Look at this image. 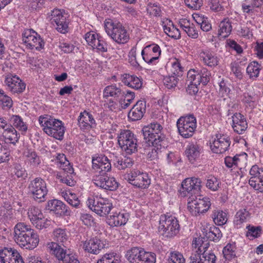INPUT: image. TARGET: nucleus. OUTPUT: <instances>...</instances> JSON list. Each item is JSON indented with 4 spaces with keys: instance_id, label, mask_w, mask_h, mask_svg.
<instances>
[{
    "instance_id": "nucleus-1",
    "label": "nucleus",
    "mask_w": 263,
    "mask_h": 263,
    "mask_svg": "<svg viewBox=\"0 0 263 263\" xmlns=\"http://www.w3.org/2000/svg\"><path fill=\"white\" fill-rule=\"evenodd\" d=\"M201 183L200 179L191 178L184 180L181 184L180 191L183 195L186 196L189 194L191 195L187 199V209L194 216L206 212L211 205L209 198L202 195H193L200 191Z\"/></svg>"
},
{
    "instance_id": "nucleus-2",
    "label": "nucleus",
    "mask_w": 263,
    "mask_h": 263,
    "mask_svg": "<svg viewBox=\"0 0 263 263\" xmlns=\"http://www.w3.org/2000/svg\"><path fill=\"white\" fill-rule=\"evenodd\" d=\"M14 240L21 247L32 250L38 245L39 239L30 226L18 223L14 227Z\"/></svg>"
},
{
    "instance_id": "nucleus-3",
    "label": "nucleus",
    "mask_w": 263,
    "mask_h": 263,
    "mask_svg": "<svg viewBox=\"0 0 263 263\" xmlns=\"http://www.w3.org/2000/svg\"><path fill=\"white\" fill-rule=\"evenodd\" d=\"M39 122L47 135L57 140H63L65 128L61 121L50 116L44 115L39 117Z\"/></svg>"
},
{
    "instance_id": "nucleus-4",
    "label": "nucleus",
    "mask_w": 263,
    "mask_h": 263,
    "mask_svg": "<svg viewBox=\"0 0 263 263\" xmlns=\"http://www.w3.org/2000/svg\"><path fill=\"white\" fill-rule=\"evenodd\" d=\"M104 27L107 34L116 42L124 44L127 41L128 36L127 31L120 22H114L108 18L104 21Z\"/></svg>"
},
{
    "instance_id": "nucleus-5",
    "label": "nucleus",
    "mask_w": 263,
    "mask_h": 263,
    "mask_svg": "<svg viewBox=\"0 0 263 263\" xmlns=\"http://www.w3.org/2000/svg\"><path fill=\"white\" fill-rule=\"evenodd\" d=\"M180 226L177 218L168 214L161 215L159 220V232L165 237L171 238L179 231Z\"/></svg>"
},
{
    "instance_id": "nucleus-6",
    "label": "nucleus",
    "mask_w": 263,
    "mask_h": 263,
    "mask_svg": "<svg viewBox=\"0 0 263 263\" xmlns=\"http://www.w3.org/2000/svg\"><path fill=\"white\" fill-rule=\"evenodd\" d=\"M162 129V126L157 122L144 126L142 132L145 142L149 145H151V143H154L159 146L160 143H164V136L161 133Z\"/></svg>"
},
{
    "instance_id": "nucleus-7",
    "label": "nucleus",
    "mask_w": 263,
    "mask_h": 263,
    "mask_svg": "<svg viewBox=\"0 0 263 263\" xmlns=\"http://www.w3.org/2000/svg\"><path fill=\"white\" fill-rule=\"evenodd\" d=\"M28 194L37 202H42L46 200L48 189L45 181L40 177L31 180L28 186Z\"/></svg>"
},
{
    "instance_id": "nucleus-8",
    "label": "nucleus",
    "mask_w": 263,
    "mask_h": 263,
    "mask_svg": "<svg viewBox=\"0 0 263 263\" xmlns=\"http://www.w3.org/2000/svg\"><path fill=\"white\" fill-rule=\"evenodd\" d=\"M125 257L130 263L156 262V255L153 253L146 252L141 248H131L126 252Z\"/></svg>"
},
{
    "instance_id": "nucleus-9",
    "label": "nucleus",
    "mask_w": 263,
    "mask_h": 263,
    "mask_svg": "<svg viewBox=\"0 0 263 263\" xmlns=\"http://www.w3.org/2000/svg\"><path fill=\"white\" fill-rule=\"evenodd\" d=\"M118 142L122 151L127 154L137 151L136 136L129 130H122L118 136Z\"/></svg>"
},
{
    "instance_id": "nucleus-10",
    "label": "nucleus",
    "mask_w": 263,
    "mask_h": 263,
    "mask_svg": "<svg viewBox=\"0 0 263 263\" xmlns=\"http://www.w3.org/2000/svg\"><path fill=\"white\" fill-rule=\"evenodd\" d=\"M87 205L89 209L100 216L108 214L112 208V203L106 198L100 195H96L93 199L88 200Z\"/></svg>"
},
{
    "instance_id": "nucleus-11",
    "label": "nucleus",
    "mask_w": 263,
    "mask_h": 263,
    "mask_svg": "<svg viewBox=\"0 0 263 263\" xmlns=\"http://www.w3.org/2000/svg\"><path fill=\"white\" fill-rule=\"evenodd\" d=\"M179 134L184 138H189L193 135L196 128V119L193 115L180 117L177 122Z\"/></svg>"
},
{
    "instance_id": "nucleus-12",
    "label": "nucleus",
    "mask_w": 263,
    "mask_h": 263,
    "mask_svg": "<svg viewBox=\"0 0 263 263\" xmlns=\"http://www.w3.org/2000/svg\"><path fill=\"white\" fill-rule=\"evenodd\" d=\"M23 41L31 49L40 50L44 46V42L40 35L33 29H28L23 33Z\"/></svg>"
},
{
    "instance_id": "nucleus-13",
    "label": "nucleus",
    "mask_w": 263,
    "mask_h": 263,
    "mask_svg": "<svg viewBox=\"0 0 263 263\" xmlns=\"http://www.w3.org/2000/svg\"><path fill=\"white\" fill-rule=\"evenodd\" d=\"M92 181L97 186L106 190L115 191L118 187L115 179L108 176L105 172L94 176Z\"/></svg>"
},
{
    "instance_id": "nucleus-14",
    "label": "nucleus",
    "mask_w": 263,
    "mask_h": 263,
    "mask_svg": "<svg viewBox=\"0 0 263 263\" xmlns=\"http://www.w3.org/2000/svg\"><path fill=\"white\" fill-rule=\"evenodd\" d=\"M126 179L131 184L139 188H147L151 183L148 175L139 171H131L127 174Z\"/></svg>"
},
{
    "instance_id": "nucleus-15",
    "label": "nucleus",
    "mask_w": 263,
    "mask_h": 263,
    "mask_svg": "<svg viewBox=\"0 0 263 263\" xmlns=\"http://www.w3.org/2000/svg\"><path fill=\"white\" fill-rule=\"evenodd\" d=\"M251 176L249 179V184L256 190L263 192V168H260L257 165L252 166L250 170Z\"/></svg>"
},
{
    "instance_id": "nucleus-16",
    "label": "nucleus",
    "mask_w": 263,
    "mask_h": 263,
    "mask_svg": "<svg viewBox=\"0 0 263 263\" xmlns=\"http://www.w3.org/2000/svg\"><path fill=\"white\" fill-rule=\"evenodd\" d=\"M82 243L83 249L85 251L93 254H99L102 249L108 246L106 240H101L97 237H93Z\"/></svg>"
},
{
    "instance_id": "nucleus-17",
    "label": "nucleus",
    "mask_w": 263,
    "mask_h": 263,
    "mask_svg": "<svg viewBox=\"0 0 263 263\" xmlns=\"http://www.w3.org/2000/svg\"><path fill=\"white\" fill-rule=\"evenodd\" d=\"M7 89L13 94L22 93L26 88V84L16 75H9L5 80Z\"/></svg>"
},
{
    "instance_id": "nucleus-18",
    "label": "nucleus",
    "mask_w": 263,
    "mask_h": 263,
    "mask_svg": "<svg viewBox=\"0 0 263 263\" xmlns=\"http://www.w3.org/2000/svg\"><path fill=\"white\" fill-rule=\"evenodd\" d=\"M211 77V72L205 68H202L197 71L191 69L187 72V78L190 79V80H194L198 84L202 83L203 85L208 84Z\"/></svg>"
},
{
    "instance_id": "nucleus-19",
    "label": "nucleus",
    "mask_w": 263,
    "mask_h": 263,
    "mask_svg": "<svg viewBox=\"0 0 263 263\" xmlns=\"http://www.w3.org/2000/svg\"><path fill=\"white\" fill-rule=\"evenodd\" d=\"M216 257L211 250L201 253L192 252L189 257L190 263H215Z\"/></svg>"
},
{
    "instance_id": "nucleus-20",
    "label": "nucleus",
    "mask_w": 263,
    "mask_h": 263,
    "mask_svg": "<svg viewBox=\"0 0 263 263\" xmlns=\"http://www.w3.org/2000/svg\"><path fill=\"white\" fill-rule=\"evenodd\" d=\"M46 209L59 216H70L71 211L60 200L53 199L48 201Z\"/></svg>"
},
{
    "instance_id": "nucleus-21",
    "label": "nucleus",
    "mask_w": 263,
    "mask_h": 263,
    "mask_svg": "<svg viewBox=\"0 0 263 263\" xmlns=\"http://www.w3.org/2000/svg\"><path fill=\"white\" fill-rule=\"evenodd\" d=\"M160 54V48L157 44L147 45L141 51L143 60L148 64L158 60Z\"/></svg>"
},
{
    "instance_id": "nucleus-22",
    "label": "nucleus",
    "mask_w": 263,
    "mask_h": 263,
    "mask_svg": "<svg viewBox=\"0 0 263 263\" xmlns=\"http://www.w3.org/2000/svg\"><path fill=\"white\" fill-rule=\"evenodd\" d=\"M47 248L50 253L53 254L59 261L63 262L71 254L65 249V246L62 247L59 243L54 242H49L47 245Z\"/></svg>"
},
{
    "instance_id": "nucleus-23",
    "label": "nucleus",
    "mask_w": 263,
    "mask_h": 263,
    "mask_svg": "<svg viewBox=\"0 0 263 263\" xmlns=\"http://www.w3.org/2000/svg\"><path fill=\"white\" fill-rule=\"evenodd\" d=\"M216 137L217 139H215L211 144V150L216 154H222L228 149L231 143L230 139L224 135Z\"/></svg>"
},
{
    "instance_id": "nucleus-24",
    "label": "nucleus",
    "mask_w": 263,
    "mask_h": 263,
    "mask_svg": "<svg viewBox=\"0 0 263 263\" xmlns=\"http://www.w3.org/2000/svg\"><path fill=\"white\" fill-rule=\"evenodd\" d=\"M202 152V147L197 142H191L186 146L185 155L188 160L191 163L199 159Z\"/></svg>"
},
{
    "instance_id": "nucleus-25",
    "label": "nucleus",
    "mask_w": 263,
    "mask_h": 263,
    "mask_svg": "<svg viewBox=\"0 0 263 263\" xmlns=\"http://www.w3.org/2000/svg\"><path fill=\"white\" fill-rule=\"evenodd\" d=\"M78 121L79 127L84 130H88L96 126L95 120L92 115L86 111L80 114Z\"/></svg>"
},
{
    "instance_id": "nucleus-26",
    "label": "nucleus",
    "mask_w": 263,
    "mask_h": 263,
    "mask_svg": "<svg viewBox=\"0 0 263 263\" xmlns=\"http://www.w3.org/2000/svg\"><path fill=\"white\" fill-rule=\"evenodd\" d=\"M92 167L93 169H99V174L105 173L111 170V163L108 158L102 155H100L96 158H93L92 160Z\"/></svg>"
},
{
    "instance_id": "nucleus-27",
    "label": "nucleus",
    "mask_w": 263,
    "mask_h": 263,
    "mask_svg": "<svg viewBox=\"0 0 263 263\" xmlns=\"http://www.w3.org/2000/svg\"><path fill=\"white\" fill-rule=\"evenodd\" d=\"M0 137H3L6 143L15 145L18 141L20 136L15 128L12 125H10L2 131Z\"/></svg>"
},
{
    "instance_id": "nucleus-28",
    "label": "nucleus",
    "mask_w": 263,
    "mask_h": 263,
    "mask_svg": "<svg viewBox=\"0 0 263 263\" xmlns=\"http://www.w3.org/2000/svg\"><path fill=\"white\" fill-rule=\"evenodd\" d=\"M146 110V102L139 100L128 112V117L133 121L141 119Z\"/></svg>"
},
{
    "instance_id": "nucleus-29",
    "label": "nucleus",
    "mask_w": 263,
    "mask_h": 263,
    "mask_svg": "<svg viewBox=\"0 0 263 263\" xmlns=\"http://www.w3.org/2000/svg\"><path fill=\"white\" fill-rule=\"evenodd\" d=\"M128 214L126 213H112L108 217L107 223L111 227L125 224L128 219Z\"/></svg>"
},
{
    "instance_id": "nucleus-30",
    "label": "nucleus",
    "mask_w": 263,
    "mask_h": 263,
    "mask_svg": "<svg viewBox=\"0 0 263 263\" xmlns=\"http://www.w3.org/2000/svg\"><path fill=\"white\" fill-rule=\"evenodd\" d=\"M233 128L234 130L242 134L247 128L248 124L244 116L240 113H235L232 116Z\"/></svg>"
},
{
    "instance_id": "nucleus-31",
    "label": "nucleus",
    "mask_w": 263,
    "mask_h": 263,
    "mask_svg": "<svg viewBox=\"0 0 263 263\" xmlns=\"http://www.w3.org/2000/svg\"><path fill=\"white\" fill-rule=\"evenodd\" d=\"M122 81L125 85L135 89H138L142 86L141 81L135 76L124 74L123 76Z\"/></svg>"
},
{
    "instance_id": "nucleus-32",
    "label": "nucleus",
    "mask_w": 263,
    "mask_h": 263,
    "mask_svg": "<svg viewBox=\"0 0 263 263\" xmlns=\"http://www.w3.org/2000/svg\"><path fill=\"white\" fill-rule=\"evenodd\" d=\"M18 252L17 250L12 248H5L0 251V262L1 263L11 262L12 258L17 257Z\"/></svg>"
},
{
    "instance_id": "nucleus-33",
    "label": "nucleus",
    "mask_w": 263,
    "mask_h": 263,
    "mask_svg": "<svg viewBox=\"0 0 263 263\" xmlns=\"http://www.w3.org/2000/svg\"><path fill=\"white\" fill-rule=\"evenodd\" d=\"M200 57L204 64L209 67H214L218 64V59L214 52L209 51H203L200 54Z\"/></svg>"
},
{
    "instance_id": "nucleus-34",
    "label": "nucleus",
    "mask_w": 263,
    "mask_h": 263,
    "mask_svg": "<svg viewBox=\"0 0 263 263\" xmlns=\"http://www.w3.org/2000/svg\"><path fill=\"white\" fill-rule=\"evenodd\" d=\"M53 238L55 242L64 246L69 238V233L65 229H56L53 232Z\"/></svg>"
},
{
    "instance_id": "nucleus-35",
    "label": "nucleus",
    "mask_w": 263,
    "mask_h": 263,
    "mask_svg": "<svg viewBox=\"0 0 263 263\" xmlns=\"http://www.w3.org/2000/svg\"><path fill=\"white\" fill-rule=\"evenodd\" d=\"M55 163L65 171L71 174L73 172V169L70 165V163L67 160L66 156L63 154H59L56 157Z\"/></svg>"
},
{
    "instance_id": "nucleus-36",
    "label": "nucleus",
    "mask_w": 263,
    "mask_h": 263,
    "mask_svg": "<svg viewBox=\"0 0 263 263\" xmlns=\"http://www.w3.org/2000/svg\"><path fill=\"white\" fill-rule=\"evenodd\" d=\"M193 247L197 250L193 252L201 253L204 251L209 250V242L204 237L195 238L193 241Z\"/></svg>"
},
{
    "instance_id": "nucleus-37",
    "label": "nucleus",
    "mask_w": 263,
    "mask_h": 263,
    "mask_svg": "<svg viewBox=\"0 0 263 263\" xmlns=\"http://www.w3.org/2000/svg\"><path fill=\"white\" fill-rule=\"evenodd\" d=\"M124 93V92L115 85L106 86L103 91V95L105 98L108 97H119L120 96H123Z\"/></svg>"
},
{
    "instance_id": "nucleus-38",
    "label": "nucleus",
    "mask_w": 263,
    "mask_h": 263,
    "mask_svg": "<svg viewBox=\"0 0 263 263\" xmlns=\"http://www.w3.org/2000/svg\"><path fill=\"white\" fill-rule=\"evenodd\" d=\"M219 27L220 28L218 31L219 36L223 39L228 37L232 30V26L228 20V17L220 22Z\"/></svg>"
},
{
    "instance_id": "nucleus-39",
    "label": "nucleus",
    "mask_w": 263,
    "mask_h": 263,
    "mask_svg": "<svg viewBox=\"0 0 263 263\" xmlns=\"http://www.w3.org/2000/svg\"><path fill=\"white\" fill-rule=\"evenodd\" d=\"M9 124L20 130L25 132L27 126L23 122L22 118L18 115H12L9 119Z\"/></svg>"
},
{
    "instance_id": "nucleus-40",
    "label": "nucleus",
    "mask_w": 263,
    "mask_h": 263,
    "mask_svg": "<svg viewBox=\"0 0 263 263\" xmlns=\"http://www.w3.org/2000/svg\"><path fill=\"white\" fill-rule=\"evenodd\" d=\"M213 221L217 225L222 226L227 221L226 214L222 211L215 210L211 216Z\"/></svg>"
},
{
    "instance_id": "nucleus-41",
    "label": "nucleus",
    "mask_w": 263,
    "mask_h": 263,
    "mask_svg": "<svg viewBox=\"0 0 263 263\" xmlns=\"http://www.w3.org/2000/svg\"><path fill=\"white\" fill-rule=\"evenodd\" d=\"M13 101L11 97L7 95L3 90L0 89V108L7 110L12 107Z\"/></svg>"
},
{
    "instance_id": "nucleus-42",
    "label": "nucleus",
    "mask_w": 263,
    "mask_h": 263,
    "mask_svg": "<svg viewBox=\"0 0 263 263\" xmlns=\"http://www.w3.org/2000/svg\"><path fill=\"white\" fill-rule=\"evenodd\" d=\"M116 158V162L114 165L119 170H124L127 167H129L133 164L132 159L128 157H124L122 158Z\"/></svg>"
},
{
    "instance_id": "nucleus-43",
    "label": "nucleus",
    "mask_w": 263,
    "mask_h": 263,
    "mask_svg": "<svg viewBox=\"0 0 263 263\" xmlns=\"http://www.w3.org/2000/svg\"><path fill=\"white\" fill-rule=\"evenodd\" d=\"M205 236L211 240L217 241L222 237V234L218 228L213 226L210 228Z\"/></svg>"
},
{
    "instance_id": "nucleus-44",
    "label": "nucleus",
    "mask_w": 263,
    "mask_h": 263,
    "mask_svg": "<svg viewBox=\"0 0 263 263\" xmlns=\"http://www.w3.org/2000/svg\"><path fill=\"white\" fill-rule=\"evenodd\" d=\"M97 263H120V260L116 253L111 252L102 255Z\"/></svg>"
},
{
    "instance_id": "nucleus-45",
    "label": "nucleus",
    "mask_w": 263,
    "mask_h": 263,
    "mask_svg": "<svg viewBox=\"0 0 263 263\" xmlns=\"http://www.w3.org/2000/svg\"><path fill=\"white\" fill-rule=\"evenodd\" d=\"M248 231L246 233V236L250 239H253L260 236L262 234V228L260 226H253L249 225L246 228Z\"/></svg>"
},
{
    "instance_id": "nucleus-46",
    "label": "nucleus",
    "mask_w": 263,
    "mask_h": 263,
    "mask_svg": "<svg viewBox=\"0 0 263 263\" xmlns=\"http://www.w3.org/2000/svg\"><path fill=\"white\" fill-rule=\"evenodd\" d=\"M260 65L258 62L253 61L247 68V72L250 78H257L259 76Z\"/></svg>"
},
{
    "instance_id": "nucleus-47",
    "label": "nucleus",
    "mask_w": 263,
    "mask_h": 263,
    "mask_svg": "<svg viewBox=\"0 0 263 263\" xmlns=\"http://www.w3.org/2000/svg\"><path fill=\"white\" fill-rule=\"evenodd\" d=\"M178 77L172 74L171 76H166L164 77L163 82L165 87L168 89L175 88L178 82Z\"/></svg>"
},
{
    "instance_id": "nucleus-48",
    "label": "nucleus",
    "mask_w": 263,
    "mask_h": 263,
    "mask_svg": "<svg viewBox=\"0 0 263 263\" xmlns=\"http://www.w3.org/2000/svg\"><path fill=\"white\" fill-rule=\"evenodd\" d=\"M146 10L147 14L151 16H160L161 15V7L157 3L148 4Z\"/></svg>"
},
{
    "instance_id": "nucleus-49",
    "label": "nucleus",
    "mask_w": 263,
    "mask_h": 263,
    "mask_svg": "<svg viewBox=\"0 0 263 263\" xmlns=\"http://www.w3.org/2000/svg\"><path fill=\"white\" fill-rule=\"evenodd\" d=\"M167 261L168 263H185V260L181 253L172 251L169 254Z\"/></svg>"
},
{
    "instance_id": "nucleus-50",
    "label": "nucleus",
    "mask_w": 263,
    "mask_h": 263,
    "mask_svg": "<svg viewBox=\"0 0 263 263\" xmlns=\"http://www.w3.org/2000/svg\"><path fill=\"white\" fill-rule=\"evenodd\" d=\"M54 22L57 25V30L62 33H65L68 32V25L69 22L66 19V17H58Z\"/></svg>"
},
{
    "instance_id": "nucleus-51",
    "label": "nucleus",
    "mask_w": 263,
    "mask_h": 263,
    "mask_svg": "<svg viewBox=\"0 0 263 263\" xmlns=\"http://www.w3.org/2000/svg\"><path fill=\"white\" fill-rule=\"evenodd\" d=\"M163 143H160V145L157 146L154 143H151L152 146L149 148L148 152L147 153V157L150 160H154L158 157V155L160 152L162 147H164L163 145Z\"/></svg>"
},
{
    "instance_id": "nucleus-52",
    "label": "nucleus",
    "mask_w": 263,
    "mask_h": 263,
    "mask_svg": "<svg viewBox=\"0 0 263 263\" xmlns=\"http://www.w3.org/2000/svg\"><path fill=\"white\" fill-rule=\"evenodd\" d=\"M28 217L32 222L35 221L37 219L43 218L44 216L41 210L36 207H31L29 209L28 212Z\"/></svg>"
},
{
    "instance_id": "nucleus-53",
    "label": "nucleus",
    "mask_w": 263,
    "mask_h": 263,
    "mask_svg": "<svg viewBox=\"0 0 263 263\" xmlns=\"http://www.w3.org/2000/svg\"><path fill=\"white\" fill-rule=\"evenodd\" d=\"M124 95V98L123 100L120 101L121 107L123 109L127 108L129 105L132 103L135 99V93L132 91L127 90L126 93Z\"/></svg>"
},
{
    "instance_id": "nucleus-54",
    "label": "nucleus",
    "mask_w": 263,
    "mask_h": 263,
    "mask_svg": "<svg viewBox=\"0 0 263 263\" xmlns=\"http://www.w3.org/2000/svg\"><path fill=\"white\" fill-rule=\"evenodd\" d=\"M249 212L245 209L239 210L235 215L234 223L236 225H240L246 221L247 218L249 216Z\"/></svg>"
},
{
    "instance_id": "nucleus-55",
    "label": "nucleus",
    "mask_w": 263,
    "mask_h": 263,
    "mask_svg": "<svg viewBox=\"0 0 263 263\" xmlns=\"http://www.w3.org/2000/svg\"><path fill=\"white\" fill-rule=\"evenodd\" d=\"M236 248L233 244H228L223 249V254L227 260H231L235 257Z\"/></svg>"
},
{
    "instance_id": "nucleus-56",
    "label": "nucleus",
    "mask_w": 263,
    "mask_h": 263,
    "mask_svg": "<svg viewBox=\"0 0 263 263\" xmlns=\"http://www.w3.org/2000/svg\"><path fill=\"white\" fill-rule=\"evenodd\" d=\"M190 79L187 77L186 83L188 86L186 88V92L191 95H195L198 91V85L199 84L196 83L194 80H190Z\"/></svg>"
},
{
    "instance_id": "nucleus-57",
    "label": "nucleus",
    "mask_w": 263,
    "mask_h": 263,
    "mask_svg": "<svg viewBox=\"0 0 263 263\" xmlns=\"http://www.w3.org/2000/svg\"><path fill=\"white\" fill-rule=\"evenodd\" d=\"M220 181L214 176L210 177L206 182V185L209 189L216 191H217L219 187Z\"/></svg>"
},
{
    "instance_id": "nucleus-58",
    "label": "nucleus",
    "mask_w": 263,
    "mask_h": 263,
    "mask_svg": "<svg viewBox=\"0 0 263 263\" xmlns=\"http://www.w3.org/2000/svg\"><path fill=\"white\" fill-rule=\"evenodd\" d=\"M13 173L18 178H21L22 179H25L28 176L25 168L22 167L20 164H15L14 165Z\"/></svg>"
},
{
    "instance_id": "nucleus-59",
    "label": "nucleus",
    "mask_w": 263,
    "mask_h": 263,
    "mask_svg": "<svg viewBox=\"0 0 263 263\" xmlns=\"http://www.w3.org/2000/svg\"><path fill=\"white\" fill-rule=\"evenodd\" d=\"M164 32L170 37L175 39H178L180 37V33L178 29L175 26L164 28Z\"/></svg>"
},
{
    "instance_id": "nucleus-60",
    "label": "nucleus",
    "mask_w": 263,
    "mask_h": 263,
    "mask_svg": "<svg viewBox=\"0 0 263 263\" xmlns=\"http://www.w3.org/2000/svg\"><path fill=\"white\" fill-rule=\"evenodd\" d=\"M200 18L199 21H201V22L197 21V20L195 19V17H192V21H195L197 23L200 25L201 29L204 31H208L212 28L211 24L207 20L208 17H199Z\"/></svg>"
},
{
    "instance_id": "nucleus-61",
    "label": "nucleus",
    "mask_w": 263,
    "mask_h": 263,
    "mask_svg": "<svg viewBox=\"0 0 263 263\" xmlns=\"http://www.w3.org/2000/svg\"><path fill=\"white\" fill-rule=\"evenodd\" d=\"M10 153L6 146L0 143V163L6 162L9 159Z\"/></svg>"
},
{
    "instance_id": "nucleus-62",
    "label": "nucleus",
    "mask_w": 263,
    "mask_h": 263,
    "mask_svg": "<svg viewBox=\"0 0 263 263\" xmlns=\"http://www.w3.org/2000/svg\"><path fill=\"white\" fill-rule=\"evenodd\" d=\"M26 156L28 161L33 165H37L40 163V158L36 153L34 151L28 150L26 152Z\"/></svg>"
},
{
    "instance_id": "nucleus-63",
    "label": "nucleus",
    "mask_w": 263,
    "mask_h": 263,
    "mask_svg": "<svg viewBox=\"0 0 263 263\" xmlns=\"http://www.w3.org/2000/svg\"><path fill=\"white\" fill-rule=\"evenodd\" d=\"M186 6L194 10H198L202 5V0H184Z\"/></svg>"
},
{
    "instance_id": "nucleus-64",
    "label": "nucleus",
    "mask_w": 263,
    "mask_h": 263,
    "mask_svg": "<svg viewBox=\"0 0 263 263\" xmlns=\"http://www.w3.org/2000/svg\"><path fill=\"white\" fill-rule=\"evenodd\" d=\"M172 74L175 75L177 77H180L182 76V67L181 66L180 63L176 60L172 64Z\"/></svg>"
}]
</instances>
